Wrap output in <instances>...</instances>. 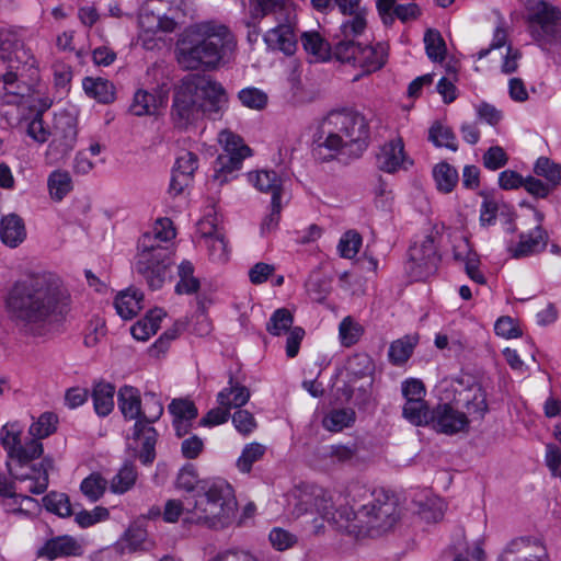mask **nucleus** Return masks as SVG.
<instances>
[{"mask_svg":"<svg viewBox=\"0 0 561 561\" xmlns=\"http://www.w3.org/2000/svg\"><path fill=\"white\" fill-rule=\"evenodd\" d=\"M355 422V412L352 409H337L329 412L322 420V425L330 432H340Z\"/></svg>","mask_w":561,"mask_h":561,"instance_id":"nucleus-41","label":"nucleus"},{"mask_svg":"<svg viewBox=\"0 0 561 561\" xmlns=\"http://www.w3.org/2000/svg\"><path fill=\"white\" fill-rule=\"evenodd\" d=\"M205 241L208 249V254L211 261L225 263L228 261L227 242L222 234L215 231L205 233Z\"/></svg>","mask_w":561,"mask_h":561,"instance_id":"nucleus-48","label":"nucleus"},{"mask_svg":"<svg viewBox=\"0 0 561 561\" xmlns=\"http://www.w3.org/2000/svg\"><path fill=\"white\" fill-rule=\"evenodd\" d=\"M433 176L439 192L450 193L459 181L457 170L447 162L435 165Z\"/></svg>","mask_w":561,"mask_h":561,"instance_id":"nucleus-39","label":"nucleus"},{"mask_svg":"<svg viewBox=\"0 0 561 561\" xmlns=\"http://www.w3.org/2000/svg\"><path fill=\"white\" fill-rule=\"evenodd\" d=\"M142 299L144 295L141 291L128 288L116 296L114 306L123 319L129 320L141 310Z\"/></svg>","mask_w":561,"mask_h":561,"instance_id":"nucleus-28","label":"nucleus"},{"mask_svg":"<svg viewBox=\"0 0 561 561\" xmlns=\"http://www.w3.org/2000/svg\"><path fill=\"white\" fill-rule=\"evenodd\" d=\"M48 192L55 202H61L73 188L72 179L68 171L55 170L47 179Z\"/></svg>","mask_w":561,"mask_h":561,"instance_id":"nucleus-33","label":"nucleus"},{"mask_svg":"<svg viewBox=\"0 0 561 561\" xmlns=\"http://www.w3.org/2000/svg\"><path fill=\"white\" fill-rule=\"evenodd\" d=\"M266 49L273 53L280 51L285 56H291L297 50L296 37H263Z\"/></svg>","mask_w":561,"mask_h":561,"instance_id":"nucleus-63","label":"nucleus"},{"mask_svg":"<svg viewBox=\"0 0 561 561\" xmlns=\"http://www.w3.org/2000/svg\"><path fill=\"white\" fill-rule=\"evenodd\" d=\"M528 547V540L524 538L513 539L503 551L500 561H549L548 554L542 551L539 554H531L523 551Z\"/></svg>","mask_w":561,"mask_h":561,"instance_id":"nucleus-32","label":"nucleus"},{"mask_svg":"<svg viewBox=\"0 0 561 561\" xmlns=\"http://www.w3.org/2000/svg\"><path fill=\"white\" fill-rule=\"evenodd\" d=\"M22 426L19 423H7L0 431V442L7 450L10 459L15 457L25 458V453L32 456L43 454V444L36 439H31L25 445L21 444Z\"/></svg>","mask_w":561,"mask_h":561,"instance_id":"nucleus-18","label":"nucleus"},{"mask_svg":"<svg viewBox=\"0 0 561 561\" xmlns=\"http://www.w3.org/2000/svg\"><path fill=\"white\" fill-rule=\"evenodd\" d=\"M184 0H145L139 9L138 24L145 33H173L180 24Z\"/></svg>","mask_w":561,"mask_h":561,"instance_id":"nucleus-11","label":"nucleus"},{"mask_svg":"<svg viewBox=\"0 0 561 561\" xmlns=\"http://www.w3.org/2000/svg\"><path fill=\"white\" fill-rule=\"evenodd\" d=\"M168 409L174 416L173 420H195L197 416V409L190 400L174 399L169 404Z\"/></svg>","mask_w":561,"mask_h":561,"instance_id":"nucleus-61","label":"nucleus"},{"mask_svg":"<svg viewBox=\"0 0 561 561\" xmlns=\"http://www.w3.org/2000/svg\"><path fill=\"white\" fill-rule=\"evenodd\" d=\"M534 172L547 180L551 188L561 186V164L547 157H539L535 163Z\"/></svg>","mask_w":561,"mask_h":561,"instance_id":"nucleus-40","label":"nucleus"},{"mask_svg":"<svg viewBox=\"0 0 561 561\" xmlns=\"http://www.w3.org/2000/svg\"><path fill=\"white\" fill-rule=\"evenodd\" d=\"M78 128L77 117L69 112H60L54 118L53 140L46 151V160L50 164L62 161L75 148Z\"/></svg>","mask_w":561,"mask_h":561,"instance_id":"nucleus-15","label":"nucleus"},{"mask_svg":"<svg viewBox=\"0 0 561 561\" xmlns=\"http://www.w3.org/2000/svg\"><path fill=\"white\" fill-rule=\"evenodd\" d=\"M25 237L26 230L21 217L11 214L1 218L0 239L5 245L16 248L24 241Z\"/></svg>","mask_w":561,"mask_h":561,"instance_id":"nucleus-27","label":"nucleus"},{"mask_svg":"<svg viewBox=\"0 0 561 561\" xmlns=\"http://www.w3.org/2000/svg\"><path fill=\"white\" fill-rule=\"evenodd\" d=\"M417 513L426 523H437L444 517L445 503L439 497H427L419 503Z\"/></svg>","mask_w":561,"mask_h":561,"instance_id":"nucleus-47","label":"nucleus"},{"mask_svg":"<svg viewBox=\"0 0 561 561\" xmlns=\"http://www.w3.org/2000/svg\"><path fill=\"white\" fill-rule=\"evenodd\" d=\"M178 274L180 277V280L175 286V291L178 294L191 295L199 289V280L194 277V266L190 261H183L179 265Z\"/></svg>","mask_w":561,"mask_h":561,"instance_id":"nucleus-42","label":"nucleus"},{"mask_svg":"<svg viewBox=\"0 0 561 561\" xmlns=\"http://www.w3.org/2000/svg\"><path fill=\"white\" fill-rule=\"evenodd\" d=\"M301 38L306 51L317 60L325 61L335 57L336 60L360 67L366 72L380 69L386 60L385 49L380 44L373 46L356 43L353 39H343L336 43L333 48L325 37Z\"/></svg>","mask_w":561,"mask_h":561,"instance_id":"nucleus-7","label":"nucleus"},{"mask_svg":"<svg viewBox=\"0 0 561 561\" xmlns=\"http://www.w3.org/2000/svg\"><path fill=\"white\" fill-rule=\"evenodd\" d=\"M82 546L71 536L62 535L50 538L37 550V556L48 560L80 556Z\"/></svg>","mask_w":561,"mask_h":561,"instance_id":"nucleus-21","label":"nucleus"},{"mask_svg":"<svg viewBox=\"0 0 561 561\" xmlns=\"http://www.w3.org/2000/svg\"><path fill=\"white\" fill-rule=\"evenodd\" d=\"M238 99L243 106L257 111L263 110L267 104V95L253 87L239 91Z\"/></svg>","mask_w":561,"mask_h":561,"instance_id":"nucleus-58","label":"nucleus"},{"mask_svg":"<svg viewBox=\"0 0 561 561\" xmlns=\"http://www.w3.org/2000/svg\"><path fill=\"white\" fill-rule=\"evenodd\" d=\"M428 140L435 147H445L454 152L458 150L457 138L453 129L438 121L434 122L430 127Z\"/></svg>","mask_w":561,"mask_h":561,"instance_id":"nucleus-36","label":"nucleus"},{"mask_svg":"<svg viewBox=\"0 0 561 561\" xmlns=\"http://www.w3.org/2000/svg\"><path fill=\"white\" fill-rule=\"evenodd\" d=\"M482 160L486 169L495 171L506 165L508 157L502 147L492 146L484 152Z\"/></svg>","mask_w":561,"mask_h":561,"instance_id":"nucleus-64","label":"nucleus"},{"mask_svg":"<svg viewBox=\"0 0 561 561\" xmlns=\"http://www.w3.org/2000/svg\"><path fill=\"white\" fill-rule=\"evenodd\" d=\"M306 288L313 300L322 301L330 293L331 283L320 273H312L306 282Z\"/></svg>","mask_w":561,"mask_h":561,"instance_id":"nucleus-56","label":"nucleus"},{"mask_svg":"<svg viewBox=\"0 0 561 561\" xmlns=\"http://www.w3.org/2000/svg\"><path fill=\"white\" fill-rule=\"evenodd\" d=\"M228 94L224 85L209 76L190 73L174 87L171 121L181 130H186L199 119L221 118L228 107Z\"/></svg>","mask_w":561,"mask_h":561,"instance_id":"nucleus-3","label":"nucleus"},{"mask_svg":"<svg viewBox=\"0 0 561 561\" xmlns=\"http://www.w3.org/2000/svg\"><path fill=\"white\" fill-rule=\"evenodd\" d=\"M230 28L219 20L195 23L187 28V35H229Z\"/></svg>","mask_w":561,"mask_h":561,"instance_id":"nucleus-53","label":"nucleus"},{"mask_svg":"<svg viewBox=\"0 0 561 561\" xmlns=\"http://www.w3.org/2000/svg\"><path fill=\"white\" fill-rule=\"evenodd\" d=\"M362 327L354 322L350 317L344 318L339 325L341 343L344 346L354 345L362 335Z\"/></svg>","mask_w":561,"mask_h":561,"instance_id":"nucleus-59","label":"nucleus"},{"mask_svg":"<svg viewBox=\"0 0 561 561\" xmlns=\"http://www.w3.org/2000/svg\"><path fill=\"white\" fill-rule=\"evenodd\" d=\"M248 178L260 192L271 194L272 202L282 199L283 179L274 170L250 172Z\"/></svg>","mask_w":561,"mask_h":561,"instance_id":"nucleus-26","label":"nucleus"},{"mask_svg":"<svg viewBox=\"0 0 561 561\" xmlns=\"http://www.w3.org/2000/svg\"><path fill=\"white\" fill-rule=\"evenodd\" d=\"M266 453V447L260 443L247 444L237 460L238 469L243 473H249L253 463L263 458Z\"/></svg>","mask_w":561,"mask_h":561,"instance_id":"nucleus-46","label":"nucleus"},{"mask_svg":"<svg viewBox=\"0 0 561 561\" xmlns=\"http://www.w3.org/2000/svg\"><path fill=\"white\" fill-rule=\"evenodd\" d=\"M431 427L437 433L455 435L469 428V419L451 404L440 403L432 410Z\"/></svg>","mask_w":561,"mask_h":561,"instance_id":"nucleus-17","label":"nucleus"},{"mask_svg":"<svg viewBox=\"0 0 561 561\" xmlns=\"http://www.w3.org/2000/svg\"><path fill=\"white\" fill-rule=\"evenodd\" d=\"M293 322L294 317L291 312L286 308H279L272 314L267 322L266 330L273 335H280L293 329Z\"/></svg>","mask_w":561,"mask_h":561,"instance_id":"nucleus-50","label":"nucleus"},{"mask_svg":"<svg viewBox=\"0 0 561 561\" xmlns=\"http://www.w3.org/2000/svg\"><path fill=\"white\" fill-rule=\"evenodd\" d=\"M163 413V405L157 394L147 391L141 402L140 415L134 424L133 437L141 442L139 459L144 465H150L156 458L158 433L151 424L156 423Z\"/></svg>","mask_w":561,"mask_h":561,"instance_id":"nucleus-10","label":"nucleus"},{"mask_svg":"<svg viewBox=\"0 0 561 561\" xmlns=\"http://www.w3.org/2000/svg\"><path fill=\"white\" fill-rule=\"evenodd\" d=\"M39 82L37 60L24 42L5 37L0 43V104H20Z\"/></svg>","mask_w":561,"mask_h":561,"instance_id":"nucleus-4","label":"nucleus"},{"mask_svg":"<svg viewBox=\"0 0 561 561\" xmlns=\"http://www.w3.org/2000/svg\"><path fill=\"white\" fill-rule=\"evenodd\" d=\"M346 15H348V18L341 24L343 35H359L366 30V9L360 8L355 10L354 13H347Z\"/></svg>","mask_w":561,"mask_h":561,"instance_id":"nucleus-54","label":"nucleus"},{"mask_svg":"<svg viewBox=\"0 0 561 561\" xmlns=\"http://www.w3.org/2000/svg\"><path fill=\"white\" fill-rule=\"evenodd\" d=\"M547 241V232L542 229L540 225H538L529 233H522L519 236V242L516 244L514 249H512V255L513 257L518 259L535 253H539L545 250Z\"/></svg>","mask_w":561,"mask_h":561,"instance_id":"nucleus-25","label":"nucleus"},{"mask_svg":"<svg viewBox=\"0 0 561 561\" xmlns=\"http://www.w3.org/2000/svg\"><path fill=\"white\" fill-rule=\"evenodd\" d=\"M58 417L51 412L43 413L36 422L32 423L28 428V434L32 439L41 442V439L51 435L57 428Z\"/></svg>","mask_w":561,"mask_h":561,"instance_id":"nucleus-44","label":"nucleus"},{"mask_svg":"<svg viewBox=\"0 0 561 561\" xmlns=\"http://www.w3.org/2000/svg\"><path fill=\"white\" fill-rule=\"evenodd\" d=\"M5 307L20 331L43 337L58 331L66 322L71 295L57 275L34 273L11 286Z\"/></svg>","mask_w":561,"mask_h":561,"instance_id":"nucleus-1","label":"nucleus"},{"mask_svg":"<svg viewBox=\"0 0 561 561\" xmlns=\"http://www.w3.org/2000/svg\"><path fill=\"white\" fill-rule=\"evenodd\" d=\"M138 473L133 462H125L110 482V490L115 494H124L136 483Z\"/></svg>","mask_w":561,"mask_h":561,"instance_id":"nucleus-37","label":"nucleus"},{"mask_svg":"<svg viewBox=\"0 0 561 561\" xmlns=\"http://www.w3.org/2000/svg\"><path fill=\"white\" fill-rule=\"evenodd\" d=\"M165 102L167 96L160 90L153 92L138 90L134 95L129 111L136 116L154 115Z\"/></svg>","mask_w":561,"mask_h":561,"instance_id":"nucleus-24","label":"nucleus"},{"mask_svg":"<svg viewBox=\"0 0 561 561\" xmlns=\"http://www.w3.org/2000/svg\"><path fill=\"white\" fill-rule=\"evenodd\" d=\"M84 92L96 101L107 104L115 99V88L107 79L87 77L82 81Z\"/></svg>","mask_w":561,"mask_h":561,"instance_id":"nucleus-31","label":"nucleus"},{"mask_svg":"<svg viewBox=\"0 0 561 561\" xmlns=\"http://www.w3.org/2000/svg\"><path fill=\"white\" fill-rule=\"evenodd\" d=\"M107 481L100 473H92L81 482V492L91 501L96 502L105 492Z\"/></svg>","mask_w":561,"mask_h":561,"instance_id":"nucleus-51","label":"nucleus"},{"mask_svg":"<svg viewBox=\"0 0 561 561\" xmlns=\"http://www.w3.org/2000/svg\"><path fill=\"white\" fill-rule=\"evenodd\" d=\"M375 369L374 362L369 355L360 353L351 356L346 363L347 373L356 379L373 374Z\"/></svg>","mask_w":561,"mask_h":561,"instance_id":"nucleus-49","label":"nucleus"},{"mask_svg":"<svg viewBox=\"0 0 561 561\" xmlns=\"http://www.w3.org/2000/svg\"><path fill=\"white\" fill-rule=\"evenodd\" d=\"M110 516L108 510L103 506H95L92 511H80L75 514V520L81 528H88L96 523L107 519Z\"/></svg>","mask_w":561,"mask_h":561,"instance_id":"nucleus-60","label":"nucleus"},{"mask_svg":"<svg viewBox=\"0 0 561 561\" xmlns=\"http://www.w3.org/2000/svg\"><path fill=\"white\" fill-rule=\"evenodd\" d=\"M210 38L203 37L197 42H194L192 37L180 38L175 49L179 64L191 70L211 69L218 65L227 51H232L237 45L234 37H216L217 42H213Z\"/></svg>","mask_w":561,"mask_h":561,"instance_id":"nucleus-9","label":"nucleus"},{"mask_svg":"<svg viewBox=\"0 0 561 561\" xmlns=\"http://www.w3.org/2000/svg\"><path fill=\"white\" fill-rule=\"evenodd\" d=\"M164 316L165 313L162 309L154 308L150 310L130 328L131 335L138 341H147L151 335L156 334Z\"/></svg>","mask_w":561,"mask_h":561,"instance_id":"nucleus-30","label":"nucleus"},{"mask_svg":"<svg viewBox=\"0 0 561 561\" xmlns=\"http://www.w3.org/2000/svg\"><path fill=\"white\" fill-rule=\"evenodd\" d=\"M158 225L152 232L144 233L139 239L135 262L136 273L146 280L151 290H158L163 286L172 263V250L162 242L175 238V230L172 227L165 228L161 220Z\"/></svg>","mask_w":561,"mask_h":561,"instance_id":"nucleus-6","label":"nucleus"},{"mask_svg":"<svg viewBox=\"0 0 561 561\" xmlns=\"http://www.w3.org/2000/svg\"><path fill=\"white\" fill-rule=\"evenodd\" d=\"M294 504L291 514L295 517H300L305 514H313L312 500H313V485L305 486L294 493Z\"/></svg>","mask_w":561,"mask_h":561,"instance_id":"nucleus-52","label":"nucleus"},{"mask_svg":"<svg viewBox=\"0 0 561 561\" xmlns=\"http://www.w3.org/2000/svg\"><path fill=\"white\" fill-rule=\"evenodd\" d=\"M117 546L123 553L148 550L151 547V541L148 538L146 518H139L130 523Z\"/></svg>","mask_w":561,"mask_h":561,"instance_id":"nucleus-20","label":"nucleus"},{"mask_svg":"<svg viewBox=\"0 0 561 561\" xmlns=\"http://www.w3.org/2000/svg\"><path fill=\"white\" fill-rule=\"evenodd\" d=\"M251 8L262 15L275 14L276 25L267 33L273 35H294L296 32V14L285 5V0H252Z\"/></svg>","mask_w":561,"mask_h":561,"instance_id":"nucleus-16","label":"nucleus"},{"mask_svg":"<svg viewBox=\"0 0 561 561\" xmlns=\"http://www.w3.org/2000/svg\"><path fill=\"white\" fill-rule=\"evenodd\" d=\"M404 145L401 138H394L386 142L377 156V165L381 171L393 173L404 162Z\"/></svg>","mask_w":561,"mask_h":561,"instance_id":"nucleus-23","label":"nucleus"},{"mask_svg":"<svg viewBox=\"0 0 561 561\" xmlns=\"http://www.w3.org/2000/svg\"><path fill=\"white\" fill-rule=\"evenodd\" d=\"M45 508L60 517H69L72 513L70 500L67 494L51 491L43 497Z\"/></svg>","mask_w":561,"mask_h":561,"instance_id":"nucleus-45","label":"nucleus"},{"mask_svg":"<svg viewBox=\"0 0 561 561\" xmlns=\"http://www.w3.org/2000/svg\"><path fill=\"white\" fill-rule=\"evenodd\" d=\"M415 344L416 340L409 335L393 341L388 352L390 362L394 365L405 363L411 357Z\"/></svg>","mask_w":561,"mask_h":561,"instance_id":"nucleus-43","label":"nucleus"},{"mask_svg":"<svg viewBox=\"0 0 561 561\" xmlns=\"http://www.w3.org/2000/svg\"><path fill=\"white\" fill-rule=\"evenodd\" d=\"M198 168V158L191 151H183L176 159L172 172L181 174L193 180V175Z\"/></svg>","mask_w":561,"mask_h":561,"instance_id":"nucleus-62","label":"nucleus"},{"mask_svg":"<svg viewBox=\"0 0 561 561\" xmlns=\"http://www.w3.org/2000/svg\"><path fill=\"white\" fill-rule=\"evenodd\" d=\"M175 486L194 492L187 496V519L209 529L228 527L237 512V500L232 486L224 479H199L192 463L178 473Z\"/></svg>","mask_w":561,"mask_h":561,"instance_id":"nucleus-2","label":"nucleus"},{"mask_svg":"<svg viewBox=\"0 0 561 561\" xmlns=\"http://www.w3.org/2000/svg\"><path fill=\"white\" fill-rule=\"evenodd\" d=\"M362 236L355 230L346 231L339 241L337 251L344 259H353L362 245Z\"/></svg>","mask_w":561,"mask_h":561,"instance_id":"nucleus-55","label":"nucleus"},{"mask_svg":"<svg viewBox=\"0 0 561 561\" xmlns=\"http://www.w3.org/2000/svg\"><path fill=\"white\" fill-rule=\"evenodd\" d=\"M287 83L289 87V92L291 94V100L295 103H304L307 101V99L305 98V90L301 82V70L299 64L294 61L291 62L287 76Z\"/></svg>","mask_w":561,"mask_h":561,"instance_id":"nucleus-57","label":"nucleus"},{"mask_svg":"<svg viewBox=\"0 0 561 561\" xmlns=\"http://www.w3.org/2000/svg\"><path fill=\"white\" fill-rule=\"evenodd\" d=\"M439 261L434 238L428 234L410 247L404 270L410 279L425 280L436 273Z\"/></svg>","mask_w":561,"mask_h":561,"instance_id":"nucleus-14","label":"nucleus"},{"mask_svg":"<svg viewBox=\"0 0 561 561\" xmlns=\"http://www.w3.org/2000/svg\"><path fill=\"white\" fill-rule=\"evenodd\" d=\"M320 131L325 138L319 147L336 153L358 158L368 147L369 123L360 112L352 108L331 111L322 121Z\"/></svg>","mask_w":561,"mask_h":561,"instance_id":"nucleus-5","label":"nucleus"},{"mask_svg":"<svg viewBox=\"0 0 561 561\" xmlns=\"http://www.w3.org/2000/svg\"><path fill=\"white\" fill-rule=\"evenodd\" d=\"M115 387L108 382L95 385L92 393L94 410L100 416L108 415L114 409Z\"/></svg>","mask_w":561,"mask_h":561,"instance_id":"nucleus-35","label":"nucleus"},{"mask_svg":"<svg viewBox=\"0 0 561 561\" xmlns=\"http://www.w3.org/2000/svg\"><path fill=\"white\" fill-rule=\"evenodd\" d=\"M218 139L224 152L214 161L213 181L221 186L237 176L243 160L251 154V149L240 136L230 130H222Z\"/></svg>","mask_w":561,"mask_h":561,"instance_id":"nucleus-12","label":"nucleus"},{"mask_svg":"<svg viewBox=\"0 0 561 561\" xmlns=\"http://www.w3.org/2000/svg\"><path fill=\"white\" fill-rule=\"evenodd\" d=\"M528 21L539 26L545 35H561V11L548 2L537 1L530 5Z\"/></svg>","mask_w":561,"mask_h":561,"instance_id":"nucleus-19","label":"nucleus"},{"mask_svg":"<svg viewBox=\"0 0 561 561\" xmlns=\"http://www.w3.org/2000/svg\"><path fill=\"white\" fill-rule=\"evenodd\" d=\"M25 458L15 457L12 462H7L10 474L21 483H26L23 489L33 494H42L47 490L49 479L48 472L53 469L54 461L51 458L45 457L38 465L32 461L39 456H32L25 453Z\"/></svg>","mask_w":561,"mask_h":561,"instance_id":"nucleus-13","label":"nucleus"},{"mask_svg":"<svg viewBox=\"0 0 561 561\" xmlns=\"http://www.w3.org/2000/svg\"><path fill=\"white\" fill-rule=\"evenodd\" d=\"M402 415L407 421L415 426H431L432 410H430L425 400L405 401Z\"/></svg>","mask_w":561,"mask_h":561,"instance_id":"nucleus-34","label":"nucleus"},{"mask_svg":"<svg viewBox=\"0 0 561 561\" xmlns=\"http://www.w3.org/2000/svg\"><path fill=\"white\" fill-rule=\"evenodd\" d=\"M139 390L131 386H124L118 390L117 403L125 419L138 421L141 408Z\"/></svg>","mask_w":561,"mask_h":561,"instance_id":"nucleus-29","label":"nucleus"},{"mask_svg":"<svg viewBox=\"0 0 561 561\" xmlns=\"http://www.w3.org/2000/svg\"><path fill=\"white\" fill-rule=\"evenodd\" d=\"M250 397L249 388L237 381L233 374L229 371L228 386L218 392L217 402L230 410L240 409L248 403Z\"/></svg>","mask_w":561,"mask_h":561,"instance_id":"nucleus-22","label":"nucleus"},{"mask_svg":"<svg viewBox=\"0 0 561 561\" xmlns=\"http://www.w3.org/2000/svg\"><path fill=\"white\" fill-rule=\"evenodd\" d=\"M313 513H317L321 520L329 523H336V511L334 504L328 491L320 486L313 485V500H312Z\"/></svg>","mask_w":561,"mask_h":561,"instance_id":"nucleus-38","label":"nucleus"},{"mask_svg":"<svg viewBox=\"0 0 561 561\" xmlns=\"http://www.w3.org/2000/svg\"><path fill=\"white\" fill-rule=\"evenodd\" d=\"M346 514L347 520H355V526L365 529L369 536L379 537L393 531L400 524L403 510L396 494L386 490H375L371 500L362 505L356 512Z\"/></svg>","mask_w":561,"mask_h":561,"instance_id":"nucleus-8","label":"nucleus"}]
</instances>
